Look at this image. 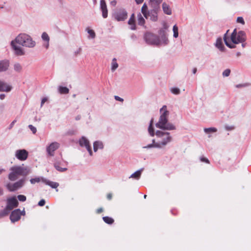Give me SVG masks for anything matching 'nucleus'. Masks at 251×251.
I'll list each match as a JSON object with an SVG mask.
<instances>
[{"label": "nucleus", "mask_w": 251, "mask_h": 251, "mask_svg": "<svg viewBox=\"0 0 251 251\" xmlns=\"http://www.w3.org/2000/svg\"><path fill=\"white\" fill-rule=\"evenodd\" d=\"M160 112L161 115L160 116L159 121L156 124L155 126L157 128L164 130H175L176 127L172 124L168 123L167 117L169 112L167 109V106L164 105L160 109Z\"/></svg>", "instance_id": "f257e3e1"}, {"label": "nucleus", "mask_w": 251, "mask_h": 251, "mask_svg": "<svg viewBox=\"0 0 251 251\" xmlns=\"http://www.w3.org/2000/svg\"><path fill=\"white\" fill-rule=\"evenodd\" d=\"M228 31L229 30H228L224 35V40L226 45L229 48H235V46L234 44L242 43L245 41L246 35L245 32L243 31H240L237 33L236 29H234L230 37V40L233 44L230 43L229 39L227 37V34Z\"/></svg>", "instance_id": "f03ea898"}, {"label": "nucleus", "mask_w": 251, "mask_h": 251, "mask_svg": "<svg viewBox=\"0 0 251 251\" xmlns=\"http://www.w3.org/2000/svg\"><path fill=\"white\" fill-rule=\"evenodd\" d=\"M155 134L159 138L157 142H155L154 140H152V143L145 147V148H151L152 147L161 148L166 146L167 143L172 140V137L169 132H165L160 130L156 131Z\"/></svg>", "instance_id": "7ed1b4c3"}, {"label": "nucleus", "mask_w": 251, "mask_h": 251, "mask_svg": "<svg viewBox=\"0 0 251 251\" xmlns=\"http://www.w3.org/2000/svg\"><path fill=\"white\" fill-rule=\"evenodd\" d=\"M8 179L12 181L18 179L20 176H25L27 175L26 169L21 166H13L10 169Z\"/></svg>", "instance_id": "20e7f679"}, {"label": "nucleus", "mask_w": 251, "mask_h": 251, "mask_svg": "<svg viewBox=\"0 0 251 251\" xmlns=\"http://www.w3.org/2000/svg\"><path fill=\"white\" fill-rule=\"evenodd\" d=\"M16 43L28 48H33L35 45V42L27 34H20L15 39Z\"/></svg>", "instance_id": "39448f33"}, {"label": "nucleus", "mask_w": 251, "mask_h": 251, "mask_svg": "<svg viewBox=\"0 0 251 251\" xmlns=\"http://www.w3.org/2000/svg\"><path fill=\"white\" fill-rule=\"evenodd\" d=\"M25 179L23 178L14 183H7L6 185V187L9 191L13 192L22 187L25 184Z\"/></svg>", "instance_id": "423d86ee"}, {"label": "nucleus", "mask_w": 251, "mask_h": 251, "mask_svg": "<svg viewBox=\"0 0 251 251\" xmlns=\"http://www.w3.org/2000/svg\"><path fill=\"white\" fill-rule=\"evenodd\" d=\"M144 39L149 44L158 45L160 43L159 37L151 33H146L144 35Z\"/></svg>", "instance_id": "0eeeda50"}, {"label": "nucleus", "mask_w": 251, "mask_h": 251, "mask_svg": "<svg viewBox=\"0 0 251 251\" xmlns=\"http://www.w3.org/2000/svg\"><path fill=\"white\" fill-rule=\"evenodd\" d=\"M19 202L15 197H12L7 200L6 207L10 211L18 206Z\"/></svg>", "instance_id": "6e6552de"}, {"label": "nucleus", "mask_w": 251, "mask_h": 251, "mask_svg": "<svg viewBox=\"0 0 251 251\" xmlns=\"http://www.w3.org/2000/svg\"><path fill=\"white\" fill-rule=\"evenodd\" d=\"M79 144L82 147H85L90 155H92L93 152L89 141L84 137H82L79 140Z\"/></svg>", "instance_id": "1a4fd4ad"}, {"label": "nucleus", "mask_w": 251, "mask_h": 251, "mask_svg": "<svg viewBox=\"0 0 251 251\" xmlns=\"http://www.w3.org/2000/svg\"><path fill=\"white\" fill-rule=\"evenodd\" d=\"M15 155L18 159L22 161L25 160L27 158L28 152L25 150H17Z\"/></svg>", "instance_id": "9d476101"}, {"label": "nucleus", "mask_w": 251, "mask_h": 251, "mask_svg": "<svg viewBox=\"0 0 251 251\" xmlns=\"http://www.w3.org/2000/svg\"><path fill=\"white\" fill-rule=\"evenodd\" d=\"M59 147V144L57 142H53L47 148L48 153L50 156L54 155V151Z\"/></svg>", "instance_id": "9b49d317"}, {"label": "nucleus", "mask_w": 251, "mask_h": 251, "mask_svg": "<svg viewBox=\"0 0 251 251\" xmlns=\"http://www.w3.org/2000/svg\"><path fill=\"white\" fill-rule=\"evenodd\" d=\"M21 211L19 209L13 211L10 215V218L12 222L19 221L21 218Z\"/></svg>", "instance_id": "f8f14e48"}, {"label": "nucleus", "mask_w": 251, "mask_h": 251, "mask_svg": "<svg viewBox=\"0 0 251 251\" xmlns=\"http://www.w3.org/2000/svg\"><path fill=\"white\" fill-rule=\"evenodd\" d=\"M127 16V12L125 10H120L115 14V18L118 21H124Z\"/></svg>", "instance_id": "ddd939ff"}, {"label": "nucleus", "mask_w": 251, "mask_h": 251, "mask_svg": "<svg viewBox=\"0 0 251 251\" xmlns=\"http://www.w3.org/2000/svg\"><path fill=\"white\" fill-rule=\"evenodd\" d=\"M12 87L7 84L5 82L0 80V92H9L11 91Z\"/></svg>", "instance_id": "4468645a"}, {"label": "nucleus", "mask_w": 251, "mask_h": 251, "mask_svg": "<svg viewBox=\"0 0 251 251\" xmlns=\"http://www.w3.org/2000/svg\"><path fill=\"white\" fill-rule=\"evenodd\" d=\"M100 9L103 18H107L108 16V10L105 1H100Z\"/></svg>", "instance_id": "2eb2a0df"}, {"label": "nucleus", "mask_w": 251, "mask_h": 251, "mask_svg": "<svg viewBox=\"0 0 251 251\" xmlns=\"http://www.w3.org/2000/svg\"><path fill=\"white\" fill-rule=\"evenodd\" d=\"M9 66V62L7 60L0 61V72L6 71Z\"/></svg>", "instance_id": "dca6fc26"}, {"label": "nucleus", "mask_w": 251, "mask_h": 251, "mask_svg": "<svg viewBox=\"0 0 251 251\" xmlns=\"http://www.w3.org/2000/svg\"><path fill=\"white\" fill-rule=\"evenodd\" d=\"M150 17L151 20L152 21H156L158 19L157 17V10L156 9H153L151 10L148 13V18Z\"/></svg>", "instance_id": "f3484780"}, {"label": "nucleus", "mask_w": 251, "mask_h": 251, "mask_svg": "<svg viewBox=\"0 0 251 251\" xmlns=\"http://www.w3.org/2000/svg\"><path fill=\"white\" fill-rule=\"evenodd\" d=\"M11 45L15 50L16 54L18 55H22L24 54V52L21 47H17L14 45V41L11 42Z\"/></svg>", "instance_id": "a211bd4d"}, {"label": "nucleus", "mask_w": 251, "mask_h": 251, "mask_svg": "<svg viewBox=\"0 0 251 251\" xmlns=\"http://www.w3.org/2000/svg\"><path fill=\"white\" fill-rule=\"evenodd\" d=\"M128 24L131 26L130 28L132 30L136 29V25L135 24V17L134 14H132V15L131 16L130 19L128 20Z\"/></svg>", "instance_id": "6ab92c4d"}, {"label": "nucleus", "mask_w": 251, "mask_h": 251, "mask_svg": "<svg viewBox=\"0 0 251 251\" xmlns=\"http://www.w3.org/2000/svg\"><path fill=\"white\" fill-rule=\"evenodd\" d=\"M216 47L218 48L221 51H224L225 49L224 46L223 44L222 40L221 38L217 39L216 43Z\"/></svg>", "instance_id": "aec40b11"}, {"label": "nucleus", "mask_w": 251, "mask_h": 251, "mask_svg": "<svg viewBox=\"0 0 251 251\" xmlns=\"http://www.w3.org/2000/svg\"><path fill=\"white\" fill-rule=\"evenodd\" d=\"M162 8L164 12L167 15H171L172 14V10L169 5H168L165 2H164L162 4Z\"/></svg>", "instance_id": "412c9836"}, {"label": "nucleus", "mask_w": 251, "mask_h": 251, "mask_svg": "<svg viewBox=\"0 0 251 251\" xmlns=\"http://www.w3.org/2000/svg\"><path fill=\"white\" fill-rule=\"evenodd\" d=\"M94 150L96 152L98 151L99 149H102L103 148V144L102 142L100 141H96L93 144Z\"/></svg>", "instance_id": "4be33fe9"}, {"label": "nucleus", "mask_w": 251, "mask_h": 251, "mask_svg": "<svg viewBox=\"0 0 251 251\" xmlns=\"http://www.w3.org/2000/svg\"><path fill=\"white\" fill-rule=\"evenodd\" d=\"M142 13H143L144 17L147 19L148 18L149 11L148 10V6L146 3H144L141 9Z\"/></svg>", "instance_id": "5701e85b"}, {"label": "nucleus", "mask_w": 251, "mask_h": 251, "mask_svg": "<svg viewBox=\"0 0 251 251\" xmlns=\"http://www.w3.org/2000/svg\"><path fill=\"white\" fill-rule=\"evenodd\" d=\"M44 182L47 185L50 186L52 188H57L59 186V184L55 182L49 180H45Z\"/></svg>", "instance_id": "b1692460"}, {"label": "nucleus", "mask_w": 251, "mask_h": 251, "mask_svg": "<svg viewBox=\"0 0 251 251\" xmlns=\"http://www.w3.org/2000/svg\"><path fill=\"white\" fill-rule=\"evenodd\" d=\"M137 23L139 25H143L145 24V20L140 13L137 15Z\"/></svg>", "instance_id": "393cba45"}, {"label": "nucleus", "mask_w": 251, "mask_h": 251, "mask_svg": "<svg viewBox=\"0 0 251 251\" xmlns=\"http://www.w3.org/2000/svg\"><path fill=\"white\" fill-rule=\"evenodd\" d=\"M58 91L61 94H67L69 92V89L66 87L59 86Z\"/></svg>", "instance_id": "a878e982"}, {"label": "nucleus", "mask_w": 251, "mask_h": 251, "mask_svg": "<svg viewBox=\"0 0 251 251\" xmlns=\"http://www.w3.org/2000/svg\"><path fill=\"white\" fill-rule=\"evenodd\" d=\"M42 38L43 40L47 41V43L46 45V48L47 49L49 47V42L50 41V37L46 32H43L42 35Z\"/></svg>", "instance_id": "bb28decb"}, {"label": "nucleus", "mask_w": 251, "mask_h": 251, "mask_svg": "<svg viewBox=\"0 0 251 251\" xmlns=\"http://www.w3.org/2000/svg\"><path fill=\"white\" fill-rule=\"evenodd\" d=\"M143 171V169H141L140 170H138L135 173H134L133 174H132L130 176V177L134 178L135 179H139L140 177L141 172Z\"/></svg>", "instance_id": "cd10ccee"}, {"label": "nucleus", "mask_w": 251, "mask_h": 251, "mask_svg": "<svg viewBox=\"0 0 251 251\" xmlns=\"http://www.w3.org/2000/svg\"><path fill=\"white\" fill-rule=\"evenodd\" d=\"M102 219L103 221L107 224L111 225L114 222V220L113 218L108 216L103 217Z\"/></svg>", "instance_id": "c85d7f7f"}, {"label": "nucleus", "mask_w": 251, "mask_h": 251, "mask_svg": "<svg viewBox=\"0 0 251 251\" xmlns=\"http://www.w3.org/2000/svg\"><path fill=\"white\" fill-rule=\"evenodd\" d=\"M9 212L10 210L6 207L3 210L0 211V218L8 215Z\"/></svg>", "instance_id": "c756f323"}, {"label": "nucleus", "mask_w": 251, "mask_h": 251, "mask_svg": "<svg viewBox=\"0 0 251 251\" xmlns=\"http://www.w3.org/2000/svg\"><path fill=\"white\" fill-rule=\"evenodd\" d=\"M54 166L55 168L59 172H64L66 170H67V168H62L59 166V164L58 163H55L54 164Z\"/></svg>", "instance_id": "7c9ffc66"}, {"label": "nucleus", "mask_w": 251, "mask_h": 251, "mask_svg": "<svg viewBox=\"0 0 251 251\" xmlns=\"http://www.w3.org/2000/svg\"><path fill=\"white\" fill-rule=\"evenodd\" d=\"M118 64L116 62V59L115 58H114L112 60V68H111L112 70L114 71L118 68Z\"/></svg>", "instance_id": "2f4dec72"}, {"label": "nucleus", "mask_w": 251, "mask_h": 251, "mask_svg": "<svg viewBox=\"0 0 251 251\" xmlns=\"http://www.w3.org/2000/svg\"><path fill=\"white\" fill-rule=\"evenodd\" d=\"M173 30L174 32V37L175 38H177L178 36V27L176 25H174Z\"/></svg>", "instance_id": "473e14b6"}, {"label": "nucleus", "mask_w": 251, "mask_h": 251, "mask_svg": "<svg viewBox=\"0 0 251 251\" xmlns=\"http://www.w3.org/2000/svg\"><path fill=\"white\" fill-rule=\"evenodd\" d=\"M204 131L207 133H209L210 132H215L217 131V129L214 127H210L207 128H205L204 129Z\"/></svg>", "instance_id": "72a5a7b5"}, {"label": "nucleus", "mask_w": 251, "mask_h": 251, "mask_svg": "<svg viewBox=\"0 0 251 251\" xmlns=\"http://www.w3.org/2000/svg\"><path fill=\"white\" fill-rule=\"evenodd\" d=\"M87 30L88 33H89L90 36L92 38H94L96 36V34H95V32H94V31L92 29H89V28H88L87 29Z\"/></svg>", "instance_id": "f704fd0d"}, {"label": "nucleus", "mask_w": 251, "mask_h": 251, "mask_svg": "<svg viewBox=\"0 0 251 251\" xmlns=\"http://www.w3.org/2000/svg\"><path fill=\"white\" fill-rule=\"evenodd\" d=\"M14 70L17 72H20L22 70V67L19 63H16L14 66Z\"/></svg>", "instance_id": "c9c22d12"}, {"label": "nucleus", "mask_w": 251, "mask_h": 251, "mask_svg": "<svg viewBox=\"0 0 251 251\" xmlns=\"http://www.w3.org/2000/svg\"><path fill=\"white\" fill-rule=\"evenodd\" d=\"M148 131L151 136H153L154 135V131L153 126H149Z\"/></svg>", "instance_id": "e433bc0d"}, {"label": "nucleus", "mask_w": 251, "mask_h": 251, "mask_svg": "<svg viewBox=\"0 0 251 251\" xmlns=\"http://www.w3.org/2000/svg\"><path fill=\"white\" fill-rule=\"evenodd\" d=\"M171 92L174 94L177 95L180 93V90L177 88H172L171 90Z\"/></svg>", "instance_id": "4c0bfd02"}, {"label": "nucleus", "mask_w": 251, "mask_h": 251, "mask_svg": "<svg viewBox=\"0 0 251 251\" xmlns=\"http://www.w3.org/2000/svg\"><path fill=\"white\" fill-rule=\"evenodd\" d=\"M18 199L21 201H25L26 200V197L23 195H18Z\"/></svg>", "instance_id": "58836bf2"}, {"label": "nucleus", "mask_w": 251, "mask_h": 251, "mask_svg": "<svg viewBox=\"0 0 251 251\" xmlns=\"http://www.w3.org/2000/svg\"><path fill=\"white\" fill-rule=\"evenodd\" d=\"M230 73V70L228 69L225 70L223 73V75L224 76H228L229 75Z\"/></svg>", "instance_id": "ea45409f"}, {"label": "nucleus", "mask_w": 251, "mask_h": 251, "mask_svg": "<svg viewBox=\"0 0 251 251\" xmlns=\"http://www.w3.org/2000/svg\"><path fill=\"white\" fill-rule=\"evenodd\" d=\"M30 182L32 184H35L36 182H39L40 181V178L39 177H36L34 178H31L30 179Z\"/></svg>", "instance_id": "a19ab883"}, {"label": "nucleus", "mask_w": 251, "mask_h": 251, "mask_svg": "<svg viewBox=\"0 0 251 251\" xmlns=\"http://www.w3.org/2000/svg\"><path fill=\"white\" fill-rule=\"evenodd\" d=\"M237 22L241 23L242 25H245V21L242 17H238L237 19Z\"/></svg>", "instance_id": "79ce46f5"}, {"label": "nucleus", "mask_w": 251, "mask_h": 251, "mask_svg": "<svg viewBox=\"0 0 251 251\" xmlns=\"http://www.w3.org/2000/svg\"><path fill=\"white\" fill-rule=\"evenodd\" d=\"M28 127L29 128V129L31 130V131L32 132V133L33 134H35L37 130H36V127L33 126L32 125H29Z\"/></svg>", "instance_id": "37998d69"}, {"label": "nucleus", "mask_w": 251, "mask_h": 251, "mask_svg": "<svg viewBox=\"0 0 251 251\" xmlns=\"http://www.w3.org/2000/svg\"><path fill=\"white\" fill-rule=\"evenodd\" d=\"M200 160H201V162H205V163H208V164L209 163V160L207 158H205L204 157H201Z\"/></svg>", "instance_id": "c03bdc74"}, {"label": "nucleus", "mask_w": 251, "mask_h": 251, "mask_svg": "<svg viewBox=\"0 0 251 251\" xmlns=\"http://www.w3.org/2000/svg\"><path fill=\"white\" fill-rule=\"evenodd\" d=\"M45 204V201L43 199L40 200L38 202V205L43 206Z\"/></svg>", "instance_id": "a18cd8bd"}, {"label": "nucleus", "mask_w": 251, "mask_h": 251, "mask_svg": "<svg viewBox=\"0 0 251 251\" xmlns=\"http://www.w3.org/2000/svg\"><path fill=\"white\" fill-rule=\"evenodd\" d=\"M114 98L116 100H118V101H121V102H123L124 101V100L123 99L120 98V97L118 96H115L114 97Z\"/></svg>", "instance_id": "49530a36"}, {"label": "nucleus", "mask_w": 251, "mask_h": 251, "mask_svg": "<svg viewBox=\"0 0 251 251\" xmlns=\"http://www.w3.org/2000/svg\"><path fill=\"white\" fill-rule=\"evenodd\" d=\"M75 131L72 130L68 131L67 133V134L69 135H72L75 134Z\"/></svg>", "instance_id": "de8ad7c7"}, {"label": "nucleus", "mask_w": 251, "mask_h": 251, "mask_svg": "<svg viewBox=\"0 0 251 251\" xmlns=\"http://www.w3.org/2000/svg\"><path fill=\"white\" fill-rule=\"evenodd\" d=\"M106 198L108 200H111L112 198V194L111 193H109L107 195Z\"/></svg>", "instance_id": "09e8293b"}, {"label": "nucleus", "mask_w": 251, "mask_h": 251, "mask_svg": "<svg viewBox=\"0 0 251 251\" xmlns=\"http://www.w3.org/2000/svg\"><path fill=\"white\" fill-rule=\"evenodd\" d=\"M47 100V99L46 98H43L41 101V106H42Z\"/></svg>", "instance_id": "8fccbe9b"}, {"label": "nucleus", "mask_w": 251, "mask_h": 251, "mask_svg": "<svg viewBox=\"0 0 251 251\" xmlns=\"http://www.w3.org/2000/svg\"><path fill=\"white\" fill-rule=\"evenodd\" d=\"M103 211V209L102 208H98L97 210V213H101Z\"/></svg>", "instance_id": "3c124183"}, {"label": "nucleus", "mask_w": 251, "mask_h": 251, "mask_svg": "<svg viewBox=\"0 0 251 251\" xmlns=\"http://www.w3.org/2000/svg\"><path fill=\"white\" fill-rule=\"evenodd\" d=\"M16 122V120H14V121H13L11 123V124H10V128H12V127L13 126H14V124H15Z\"/></svg>", "instance_id": "603ef678"}, {"label": "nucleus", "mask_w": 251, "mask_h": 251, "mask_svg": "<svg viewBox=\"0 0 251 251\" xmlns=\"http://www.w3.org/2000/svg\"><path fill=\"white\" fill-rule=\"evenodd\" d=\"M5 97V95L3 94L0 95V100H3Z\"/></svg>", "instance_id": "864d4df0"}, {"label": "nucleus", "mask_w": 251, "mask_h": 251, "mask_svg": "<svg viewBox=\"0 0 251 251\" xmlns=\"http://www.w3.org/2000/svg\"><path fill=\"white\" fill-rule=\"evenodd\" d=\"M5 171V170L2 168H0V175L2 174L3 172Z\"/></svg>", "instance_id": "5fc2aeb1"}, {"label": "nucleus", "mask_w": 251, "mask_h": 251, "mask_svg": "<svg viewBox=\"0 0 251 251\" xmlns=\"http://www.w3.org/2000/svg\"><path fill=\"white\" fill-rule=\"evenodd\" d=\"M197 69L196 68H194L193 69V73L194 74H195L197 72Z\"/></svg>", "instance_id": "6e6d98bb"}, {"label": "nucleus", "mask_w": 251, "mask_h": 251, "mask_svg": "<svg viewBox=\"0 0 251 251\" xmlns=\"http://www.w3.org/2000/svg\"><path fill=\"white\" fill-rule=\"evenodd\" d=\"M153 123V119H151V121H150V126H152Z\"/></svg>", "instance_id": "4d7b16f0"}, {"label": "nucleus", "mask_w": 251, "mask_h": 251, "mask_svg": "<svg viewBox=\"0 0 251 251\" xmlns=\"http://www.w3.org/2000/svg\"><path fill=\"white\" fill-rule=\"evenodd\" d=\"M3 194V190L0 187V196L2 195Z\"/></svg>", "instance_id": "13d9d810"}, {"label": "nucleus", "mask_w": 251, "mask_h": 251, "mask_svg": "<svg viewBox=\"0 0 251 251\" xmlns=\"http://www.w3.org/2000/svg\"><path fill=\"white\" fill-rule=\"evenodd\" d=\"M244 86V85L239 84V85H236V87L239 88V87H242V86Z\"/></svg>", "instance_id": "bf43d9fd"}, {"label": "nucleus", "mask_w": 251, "mask_h": 251, "mask_svg": "<svg viewBox=\"0 0 251 251\" xmlns=\"http://www.w3.org/2000/svg\"><path fill=\"white\" fill-rule=\"evenodd\" d=\"M136 1V2H137V3L138 4H141V3L143 1H138V0H137V1Z\"/></svg>", "instance_id": "052dcab7"}, {"label": "nucleus", "mask_w": 251, "mask_h": 251, "mask_svg": "<svg viewBox=\"0 0 251 251\" xmlns=\"http://www.w3.org/2000/svg\"><path fill=\"white\" fill-rule=\"evenodd\" d=\"M112 3L113 4H116V1H112Z\"/></svg>", "instance_id": "680f3d73"}, {"label": "nucleus", "mask_w": 251, "mask_h": 251, "mask_svg": "<svg viewBox=\"0 0 251 251\" xmlns=\"http://www.w3.org/2000/svg\"><path fill=\"white\" fill-rule=\"evenodd\" d=\"M80 119V117L79 116H77L76 118V120H79Z\"/></svg>", "instance_id": "e2e57ef3"}, {"label": "nucleus", "mask_w": 251, "mask_h": 251, "mask_svg": "<svg viewBox=\"0 0 251 251\" xmlns=\"http://www.w3.org/2000/svg\"><path fill=\"white\" fill-rule=\"evenodd\" d=\"M144 198L146 199V197H147V195H145L144 196Z\"/></svg>", "instance_id": "0e129e2a"}, {"label": "nucleus", "mask_w": 251, "mask_h": 251, "mask_svg": "<svg viewBox=\"0 0 251 251\" xmlns=\"http://www.w3.org/2000/svg\"><path fill=\"white\" fill-rule=\"evenodd\" d=\"M0 8H3V6H0Z\"/></svg>", "instance_id": "69168bd1"}]
</instances>
